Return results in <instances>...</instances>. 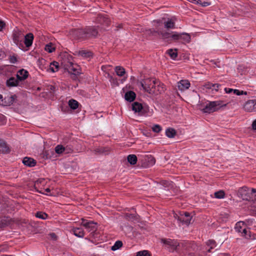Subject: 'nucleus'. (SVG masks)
<instances>
[{
	"instance_id": "1",
	"label": "nucleus",
	"mask_w": 256,
	"mask_h": 256,
	"mask_svg": "<svg viewBox=\"0 0 256 256\" xmlns=\"http://www.w3.org/2000/svg\"><path fill=\"white\" fill-rule=\"evenodd\" d=\"M98 34V30L95 26H87L84 28L74 29L72 30L74 36L80 40L95 38Z\"/></svg>"
},
{
	"instance_id": "2",
	"label": "nucleus",
	"mask_w": 256,
	"mask_h": 256,
	"mask_svg": "<svg viewBox=\"0 0 256 256\" xmlns=\"http://www.w3.org/2000/svg\"><path fill=\"white\" fill-rule=\"evenodd\" d=\"M161 242L170 252H179L180 248L187 250L188 244L186 242L179 243L177 240L170 238H162L161 240Z\"/></svg>"
},
{
	"instance_id": "3",
	"label": "nucleus",
	"mask_w": 256,
	"mask_h": 256,
	"mask_svg": "<svg viewBox=\"0 0 256 256\" xmlns=\"http://www.w3.org/2000/svg\"><path fill=\"white\" fill-rule=\"evenodd\" d=\"M62 65L69 73L74 75H78L80 74L78 66L74 64L72 60V58L70 56L66 55L62 58L61 62Z\"/></svg>"
},
{
	"instance_id": "4",
	"label": "nucleus",
	"mask_w": 256,
	"mask_h": 256,
	"mask_svg": "<svg viewBox=\"0 0 256 256\" xmlns=\"http://www.w3.org/2000/svg\"><path fill=\"white\" fill-rule=\"evenodd\" d=\"M159 84V80L152 78H146L138 82L143 90L149 94L156 93V84Z\"/></svg>"
},
{
	"instance_id": "5",
	"label": "nucleus",
	"mask_w": 256,
	"mask_h": 256,
	"mask_svg": "<svg viewBox=\"0 0 256 256\" xmlns=\"http://www.w3.org/2000/svg\"><path fill=\"white\" fill-rule=\"evenodd\" d=\"M226 106V104H223L222 102L220 100L210 102L203 108H200V109L204 113L210 114L217 111L220 108Z\"/></svg>"
},
{
	"instance_id": "6",
	"label": "nucleus",
	"mask_w": 256,
	"mask_h": 256,
	"mask_svg": "<svg viewBox=\"0 0 256 256\" xmlns=\"http://www.w3.org/2000/svg\"><path fill=\"white\" fill-rule=\"evenodd\" d=\"M24 36L21 30L18 28L14 30L12 33L13 42L21 50L24 48L23 40Z\"/></svg>"
},
{
	"instance_id": "7",
	"label": "nucleus",
	"mask_w": 256,
	"mask_h": 256,
	"mask_svg": "<svg viewBox=\"0 0 256 256\" xmlns=\"http://www.w3.org/2000/svg\"><path fill=\"white\" fill-rule=\"evenodd\" d=\"M171 38L174 40H178L184 44L190 42L191 40L190 35L185 32H175L172 35Z\"/></svg>"
},
{
	"instance_id": "8",
	"label": "nucleus",
	"mask_w": 256,
	"mask_h": 256,
	"mask_svg": "<svg viewBox=\"0 0 256 256\" xmlns=\"http://www.w3.org/2000/svg\"><path fill=\"white\" fill-rule=\"evenodd\" d=\"M192 216L190 213L186 212H180V216L178 217V221L186 225H188L190 223Z\"/></svg>"
},
{
	"instance_id": "9",
	"label": "nucleus",
	"mask_w": 256,
	"mask_h": 256,
	"mask_svg": "<svg viewBox=\"0 0 256 256\" xmlns=\"http://www.w3.org/2000/svg\"><path fill=\"white\" fill-rule=\"evenodd\" d=\"M96 223L90 220L82 219L81 224L89 232H94L96 228Z\"/></svg>"
},
{
	"instance_id": "10",
	"label": "nucleus",
	"mask_w": 256,
	"mask_h": 256,
	"mask_svg": "<svg viewBox=\"0 0 256 256\" xmlns=\"http://www.w3.org/2000/svg\"><path fill=\"white\" fill-rule=\"evenodd\" d=\"M17 96L16 94H9L5 96L2 105L4 106H10L12 105L16 100Z\"/></svg>"
},
{
	"instance_id": "11",
	"label": "nucleus",
	"mask_w": 256,
	"mask_h": 256,
	"mask_svg": "<svg viewBox=\"0 0 256 256\" xmlns=\"http://www.w3.org/2000/svg\"><path fill=\"white\" fill-rule=\"evenodd\" d=\"M6 85L8 86H20L22 87L23 84L19 81L18 78L16 77H11L6 80Z\"/></svg>"
},
{
	"instance_id": "12",
	"label": "nucleus",
	"mask_w": 256,
	"mask_h": 256,
	"mask_svg": "<svg viewBox=\"0 0 256 256\" xmlns=\"http://www.w3.org/2000/svg\"><path fill=\"white\" fill-rule=\"evenodd\" d=\"M254 100L246 101L244 105V109L247 112H256Z\"/></svg>"
},
{
	"instance_id": "13",
	"label": "nucleus",
	"mask_w": 256,
	"mask_h": 256,
	"mask_svg": "<svg viewBox=\"0 0 256 256\" xmlns=\"http://www.w3.org/2000/svg\"><path fill=\"white\" fill-rule=\"evenodd\" d=\"M28 72L24 69L19 70L16 74V76L24 85V80L28 77Z\"/></svg>"
},
{
	"instance_id": "14",
	"label": "nucleus",
	"mask_w": 256,
	"mask_h": 256,
	"mask_svg": "<svg viewBox=\"0 0 256 256\" xmlns=\"http://www.w3.org/2000/svg\"><path fill=\"white\" fill-rule=\"evenodd\" d=\"M24 38L23 42H24L26 47L29 48L32 46L34 39V36L32 33L27 34L24 36Z\"/></svg>"
},
{
	"instance_id": "15",
	"label": "nucleus",
	"mask_w": 256,
	"mask_h": 256,
	"mask_svg": "<svg viewBox=\"0 0 256 256\" xmlns=\"http://www.w3.org/2000/svg\"><path fill=\"white\" fill-rule=\"evenodd\" d=\"M190 83L188 80H182L178 82V87L180 90L184 91L189 88Z\"/></svg>"
},
{
	"instance_id": "16",
	"label": "nucleus",
	"mask_w": 256,
	"mask_h": 256,
	"mask_svg": "<svg viewBox=\"0 0 256 256\" xmlns=\"http://www.w3.org/2000/svg\"><path fill=\"white\" fill-rule=\"evenodd\" d=\"M240 233L242 234V236H244L246 238H250L251 240L256 239V234H252L250 230L246 229V228H243Z\"/></svg>"
},
{
	"instance_id": "17",
	"label": "nucleus",
	"mask_w": 256,
	"mask_h": 256,
	"mask_svg": "<svg viewBox=\"0 0 256 256\" xmlns=\"http://www.w3.org/2000/svg\"><path fill=\"white\" fill-rule=\"evenodd\" d=\"M96 21L104 26H108L110 23V20L106 16L102 14H98Z\"/></svg>"
},
{
	"instance_id": "18",
	"label": "nucleus",
	"mask_w": 256,
	"mask_h": 256,
	"mask_svg": "<svg viewBox=\"0 0 256 256\" xmlns=\"http://www.w3.org/2000/svg\"><path fill=\"white\" fill-rule=\"evenodd\" d=\"M22 163L25 166L32 167L36 166V161L32 158L25 157L22 160Z\"/></svg>"
},
{
	"instance_id": "19",
	"label": "nucleus",
	"mask_w": 256,
	"mask_h": 256,
	"mask_svg": "<svg viewBox=\"0 0 256 256\" xmlns=\"http://www.w3.org/2000/svg\"><path fill=\"white\" fill-rule=\"evenodd\" d=\"M136 97V94L133 91L130 90L126 92L124 94L125 100L129 102H133Z\"/></svg>"
},
{
	"instance_id": "20",
	"label": "nucleus",
	"mask_w": 256,
	"mask_h": 256,
	"mask_svg": "<svg viewBox=\"0 0 256 256\" xmlns=\"http://www.w3.org/2000/svg\"><path fill=\"white\" fill-rule=\"evenodd\" d=\"M78 56L84 58H90L92 56V52L89 50H80L78 52Z\"/></svg>"
},
{
	"instance_id": "21",
	"label": "nucleus",
	"mask_w": 256,
	"mask_h": 256,
	"mask_svg": "<svg viewBox=\"0 0 256 256\" xmlns=\"http://www.w3.org/2000/svg\"><path fill=\"white\" fill-rule=\"evenodd\" d=\"M72 231L73 234L77 237L83 238L84 236V232L82 228H74Z\"/></svg>"
},
{
	"instance_id": "22",
	"label": "nucleus",
	"mask_w": 256,
	"mask_h": 256,
	"mask_svg": "<svg viewBox=\"0 0 256 256\" xmlns=\"http://www.w3.org/2000/svg\"><path fill=\"white\" fill-rule=\"evenodd\" d=\"M0 152L2 153H8L10 149L6 142L3 140H0Z\"/></svg>"
},
{
	"instance_id": "23",
	"label": "nucleus",
	"mask_w": 256,
	"mask_h": 256,
	"mask_svg": "<svg viewBox=\"0 0 256 256\" xmlns=\"http://www.w3.org/2000/svg\"><path fill=\"white\" fill-rule=\"evenodd\" d=\"M176 134V130L173 128H168L166 130V135L169 138H174Z\"/></svg>"
},
{
	"instance_id": "24",
	"label": "nucleus",
	"mask_w": 256,
	"mask_h": 256,
	"mask_svg": "<svg viewBox=\"0 0 256 256\" xmlns=\"http://www.w3.org/2000/svg\"><path fill=\"white\" fill-rule=\"evenodd\" d=\"M54 154V152L52 150H46L42 152V155L44 159H50Z\"/></svg>"
},
{
	"instance_id": "25",
	"label": "nucleus",
	"mask_w": 256,
	"mask_h": 256,
	"mask_svg": "<svg viewBox=\"0 0 256 256\" xmlns=\"http://www.w3.org/2000/svg\"><path fill=\"white\" fill-rule=\"evenodd\" d=\"M93 152L96 154H106L108 152V149L104 147H98L95 148L94 149Z\"/></svg>"
},
{
	"instance_id": "26",
	"label": "nucleus",
	"mask_w": 256,
	"mask_h": 256,
	"mask_svg": "<svg viewBox=\"0 0 256 256\" xmlns=\"http://www.w3.org/2000/svg\"><path fill=\"white\" fill-rule=\"evenodd\" d=\"M59 69V64L58 62L54 61L51 62L49 66V70L52 72L58 71Z\"/></svg>"
},
{
	"instance_id": "27",
	"label": "nucleus",
	"mask_w": 256,
	"mask_h": 256,
	"mask_svg": "<svg viewBox=\"0 0 256 256\" xmlns=\"http://www.w3.org/2000/svg\"><path fill=\"white\" fill-rule=\"evenodd\" d=\"M114 70L116 75L119 76H123L126 73L124 68L121 66H116Z\"/></svg>"
},
{
	"instance_id": "28",
	"label": "nucleus",
	"mask_w": 256,
	"mask_h": 256,
	"mask_svg": "<svg viewBox=\"0 0 256 256\" xmlns=\"http://www.w3.org/2000/svg\"><path fill=\"white\" fill-rule=\"evenodd\" d=\"M127 160L128 162L132 165L136 164L138 159L135 154H130L128 156Z\"/></svg>"
},
{
	"instance_id": "29",
	"label": "nucleus",
	"mask_w": 256,
	"mask_h": 256,
	"mask_svg": "<svg viewBox=\"0 0 256 256\" xmlns=\"http://www.w3.org/2000/svg\"><path fill=\"white\" fill-rule=\"evenodd\" d=\"M142 108V104L138 103V102H134L132 104V110L134 111V112H140Z\"/></svg>"
},
{
	"instance_id": "30",
	"label": "nucleus",
	"mask_w": 256,
	"mask_h": 256,
	"mask_svg": "<svg viewBox=\"0 0 256 256\" xmlns=\"http://www.w3.org/2000/svg\"><path fill=\"white\" fill-rule=\"evenodd\" d=\"M68 106L72 110H76L79 105V103L76 100L71 99L68 101Z\"/></svg>"
},
{
	"instance_id": "31",
	"label": "nucleus",
	"mask_w": 256,
	"mask_h": 256,
	"mask_svg": "<svg viewBox=\"0 0 256 256\" xmlns=\"http://www.w3.org/2000/svg\"><path fill=\"white\" fill-rule=\"evenodd\" d=\"M176 50H173L172 49H169L167 50L166 53L170 56L171 58L173 60L176 59L178 56V53Z\"/></svg>"
},
{
	"instance_id": "32",
	"label": "nucleus",
	"mask_w": 256,
	"mask_h": 256,
	"mask_svg": "<svg viewBox=\"0 0 256 256\" xmlns=\"http://www.w3.org/2000/svg\"><path fill=\"white\" fill-rule=\"evenodd\" d=\"M164 27L166 28H173L174 27V23L171 19H168L166 22H164Z\"/></svg>"
},
{
	"instance_id": "33",
	"label": "nucleus",
	"mask_w": 256,
	"mask_h": 256,
	"mask_svg": "<svg viewBox=\"0 0 256 256\" xmlns=\"http://www.w3.org/2000/svg\"><path fill=\"white\" fill-rule=\"evenodd\" d=\"M67 149V147L65 148L62 145H58L55 148V152L58 154H62L63 152L66 151Z\"/></svg>"
},
{
	"instance_id": "34",
	"label": "nucleus",
	"mask_w": 256,
	"mask_h": 256,
	"mask_svg": "<svg viewBox=\"0 0 256 256\" xmlns=\"http://www.w3.org/2000/svg\"><path fill=\"white\" fill-rule=\"evenodd\" d=\"M35 216L42 220H46L48 217V215L46 212H38L36 214Z\"/></svg>"
},
{
	"instance_id": "35",
	"label": "nucleus",
	"mask_w": 256,
	"mask_h": 256,
	"mask_svg": "<svg viewBox=\"0 0 256 256\" xmlns=\"http://www.w3.org/2000/svg\"><path fill=\"white\" fill-rule=\"evenodd\" d=\"M244 222H236V224L234 229L236 232H241V231H242V226H244Z\"/></svg>"
},
{
	"instance_id": "36",
	"label": "nucleus",
	"mask_w": 256,
	"mask_h": 256,
	"mask_svg": "<svg viewBox=\"0 0 256 256\" xmlns=\"http://www.w3.org/2000/svg\"><path fill=\"white\" fill-rule=\"evenodd\" d=\"M108 78L112 84L116 86H118L119 85L117 78L113 77L109 74H108Z\"/></svg>"
},
{
	"instance_id": "37",
	"label": "nucleus",
	"mask_w": 256,
	"mask_h": 256,
	"mask_svg": "<svg viewBox=\"0 0 256 256\" xmlns=\"http://www.w3.org/2000/svg\"><path fill=\"white\" fill-rule=\"evenodd\" d=\"M55 50V47L52 43H49L45 46V50L50 53L54 52Z\"/></svg>"
},
{
	"instance_id": "38",
	"label": "nucleus",
	"mask_w": 256,
	"mask_h": 256,
	"mask_svg": "<svg viewBox=\"0 0 256 256\" xmlns=\"http://www.w3.org/2000/svg\"><path fill=\"white\" fill-rule=\"evenodd\" d=\"M214 196L216 198L221 199L224 198L225 193L224 190H220L215 192L214 193Z\"/></svg>"
},
{
	"instance_id": "39",
	"label": "nucleus",
	"mask_w": 256,
	"mask_h": 256,
	"mask_svg": "<svg viewBox=\"0 0 256 256\" xmlns=\"http://www.w3.org/2000/svg\"><path fill=\"white\" fill-rule=\"evenodd\" d=\"M122 246V242L120 240H118L116 242L114 245L112 246V250H116L120 248Z\"/></svg>"
},
{
	"instance_id": "40",
	"label": "nucleus",
	"mask_w": 256,
	"mask_h": 256,
	"mask_svg": "<svg viewBox=\"0 0 256 256\" xmlns=\"http://www.w3.org/2000/svg\"><path fill=\"white\" fill-rule=\"evenodd\" d=\"M164 90V85L159 81V84H156V92L161 93Z\"/></svg>"
},
{
	"instance_id": "41",
	"label": "nucleus",
	"mask_w": 256,
	"mask_h": 256,
	"mask_svg": "<svg viewBox=\"0 0 256 256\" xmlns=\"http://www.w3.org/2000/svg\"><path fill=\"white\" fill-rule=\"evenodd\" d=\"M126 218L130 220H137L138 216L134 214H127L126 216Z\"/></svg>"
},
{
	"instance_id": "42",
	"label": "nucleus",
	"mask_w": 256,
	"mask_h": 256,
	"mask_svg": "<svg viewBox=\"0 0 256 256\" xmlns=\"http://www.w3.org/2000/svg\"><path fill=\"white\" fill-rule=\"evenodd\" d=\"M152 130L153 132L158 133L160 132L162 130V128L161 126L159 124H154L152 126Z\"/></svg>"
},
{
	"instance_id": "43",
	"label": "nucleus",
	"mask_w": 256,
	"mask_h": 256,
	"mask_svg": "<svg viewBox=\"0 0 256 256\" xmlns=\"http://www.w3.org/2000/svg\"><path fill=\"white\" fill-rule=\"evenodd\" d=\"M8 220L6 218H4L0 220V228L4 227L8 224Z\"/></svg>"
},
{
	"instance_id": "44",
	"label": "nucleus",
	"mask_w": 256,
	"mask_h": 256,
	"mask_svg": "<svg viewBox=\"0 0 256 256\" xmlns=\"http://www.w3.org/2000/svg\"><path fill=\"white\" fill-rule=\"evenodd\" d=\"M136 256H150L148 250L140 251L136 253Z\"/></svg>"
},
{
	"instance_id": "45",
	"label": "nucleus",
	"mask_w": 256,
	"mask_h": 256,
	"mask_svg": "<svg viewBox=\"0 0 256 256\" xmlns=\"http://www.w3.org/2000/svg\"><path fill=\"white\" fill-rule=\"evenodd\" d=\"M206 244L210 247V248H214L216 246V242L214 240H210L206 242Z\"/></svg>"
},
{
	"instance_id": "46",
	"label": "nucleus",
	"mask_w": 256,
	"mask_h": 256,
	"mask_svg": "<svg viewBox=\"0 0 256 256\" xmlns=\"http://www.w3.org/2000/svg\"><path fill=\"white\" fill-rule=\"evenodd\" d=\"M233 94H236V95H237V96H240V95H242V94L246 95L247 94V92L243 91V90H238L235 89L234 90Z\"/></svg>"
},
{
	"instance_id": "47",
	"label": "nucleus",
	"mask_w": 256,
	"mask_h": 256,
	"mask_svg": "<svg viewBox=\"0 0 256 256\" xmlns=\"http://www.w3.org/2000/svg\"><path fill=\"white\" fill-rule=\"evenodd\" d=\"M148 159L150 165L152 166L155 164L156 160L153 156H150L148 157Z\"/></svg>"
},
{
	"instance_id": "48",
	"label": "nucleus",
	"mask_w": 256,
	"mask_h": 256,
	"mask_svg": "<svg viewBox=\"0 0 256 256\" xmlns=\"http://www.w3.org/2000/svg\"><path fill=\"white\" fill-rule=\"evenodd\" d=\"M5 23L2 20H0V31H2L3 29L5 28Z\"/></svg>"
},
{
	"instance_id": "49",
	"label": "nucleus",
	"mask_w": 256,
	"mask_h": 256,
	"mask_svg": "<svg viewBox=\"0 0 256 256\" xmlns=\"http://www.w3.org/2000/svg\"><path fill=\"white\" fill-rule=\"evenodd\" d=\"M234 90L230 88H224V90H225L227 94H231L232 92L233 93Z\"/></svg>"
},
{
	"instance_id": "50",
	"label": "nucleus",
	"mask_w": 256,
	"mask_h": 256,
	"mask_svg": "<svg viewBox=\"0 0 256 256\" xmlns=\"http://www.w3.org/2000/svg\"><path fill=\"white\" fill-rule=\"evenodd\" d=\"M252 130H256V119L254 120L252 124Z\"/></svg>"
},
{
	"instance_id": "51",
	"label": "nucleus",
	"mask_w": 256,
	"mask_h": 256,
	"mask_svg": "<svg viewBox=\"0 0 256 256\" xmlns=\"http://www.w3.org/2000/svg\"><path fill=\"white\" fill-rule=\"evenodd\" d=\"M48 88V90L50 92H54V91L55 87L54 86L50 85Z\"/></svg>"
},
{
	"instance_id": "52",
	"label": "nucleus",
	"mask_w": 256,
	"mask_h": 256,
	"mask_svg": "<svg viewBox=\"0 0 256 256\" xmlns=\"http://www.w3.org/2000/svg\"><path fill=\"white\" fill-rule=\"evenodd\" d=\"M10 61L12 63H15L16 62V58L15 56H13L11 58Z\"/></svg>"
},
{
	"instance_id": "53",
	"label": "nucleus",
	"mask_w": 256,
	"mask_h": 256,
	"mask_svg": "<svg viewBox=\"0 0 256 256\" xmlns=\"http://www.w3.org/2000/svg\"><path fill=\"white\" fill-rule=\"evenodd\" d=\"M51 238L54 240L56 239V236L54 233H52L50 234Z\"/></svg>"
},
{
	"instance_id": "54",
	"label": "nucleus",
	"mask_w": 256,
	"mask_h": 256,
	"mask_svg": "<svg viewBox=\"0 0 256 256\" xmlns=\"http://www.w3.org/2000/svg\"><path fill=\"white\" fill-rule=\"evenodd\" d=\"M180 216V212H178V214H176V213H174V217L178 220V217L179 216Z\"/></svg>"
},
{
	"instance_id": "55",
	"label": "nucleus",
	"mask_w": 256,
	"mask_h": 256,
	"mask_svg": "<svg viewBox=\"0 0 256 256\" xmlns=\"http://www.w3.org/2000/svg\"><path fill=\"white\" fill-rule=\"evenodd\" d=\"M210 4L208 2H204V3L202 4V5L203 6H206Z\"/></svg>"
},
{
	"instance_id": "56",
	"label": "nucleus",
	"mask_w": 256,
	"mask_h": 256,
	"mask_svg": "<svg viewBox=\"0 0 256 256\" xmlns=\"http://www.w3.org/2000/svg\"><path fill=\"white\" fill-rule=\"evenodd\" d=\"M4 98L2 94H0V104H2V102L4 101Z\"/></svg>"
},
{
	"instance_id": "57",
	"label": "nucleus",
	"mask_w": 256,
	"mask_h": 256,
	"mask_svg": "<svg viewBox=\"0 0 256 256\" xmlns=\"http://www.w3.org/2000/svg\"><path fill=\"white\" fill-rule=\"evenodd\" d=\"M44 190H45V192H50V189L48 188H47L45 189Z\"/></svg>"
},
{
	"instance_id": "58",
	"label": "nucleus",
	"mask_w": 256,
	"mask_h": 256,
	"mask_svg": "<svg viewBox=\"0 0 256 256\" xmlns=\"http://www.w3.org/2000/svg\"><path fill=\"white\" fill-rule=\"evenodd\" d=\"M254 104H255V106H255V110L256 112V99H254Z\"/></svg>"
},
{
	"instance_id": "59",
	"label": "nucleus",
	"mask_w": 256,
	"mask_h": 256,
	"mask_svg": "<svg viewBox=\"0 0 256 256\" xmlns=\"http://www.w3.org/2000/svg\"><path fill=\"white\" fill-rule=\"evenodd\" d=\"M168 34H168V33H165V34H162V36H166V35Z\"/></svg>"
},
{
	"instance_id": "60",
	"label": "nucleus",
	"mask_w": 256,
	"mask_h": 256,
	"mask_svg": "<svg viewBox=\"0 0 256 256\" xmlns=\"http://www.w3.org/2000/svg\"><path fill=\"white\" fill-rule=\"evenodd\" d=\"M212 62H214V64H216L217 66L220 67V66H218L216 62H214V61H212Z\"/></svg>"
},
{
	"instance_id": "61",
	"label": "nucleus",
	"mask_w": 256,
	"mask_h": 256,
	"mask_svg": "<svg viewBox=\"0 0 256 256\" xmlns=\"http://www.w3.org/2000/svg\"><path fill=\"white\" fill-rule=\"evenodd\" d=\"M212 248H210V249H208V252H211V250H212Z\"/></svg>"
},
{
	"instance_id": "62",
	"label": "nucleus",
	"mask_w": 256,
	"mask_h": 256,
	"mask_svg": "<svg viewBox=\"0 0 256 256\" xmlns=\"http://www.w3.org/2000/svg\"><path fill=\"white\" fill-rule=\"evenodd\" d=\"M216 88H218V86H219V85L218 84H216ZM216 84L214 85V86H215Z\"/></svg>"
},
{
	"instance_id": "63",
	"label": "nucleus",
	"mask_w": 256,
	"mask_h": 256,
	"mask_svg": "<svg viewBox=\"0 0 256 256\" xmlns=\"http://www.w3.org/2000/svg\"><path fill=\"white\" fill-rule=\"evenodd\" d=\"M154 22H156L158 23L160 22V20H155Z\"/></svg>"
},
{
	"instance_id": "64",
	"label": "nucleus",
	"mask_w": 256,
	"mask_h": 256,
	"mask_svg": "<svg viewBox=\"0 0 256 256\" xmlns=\"http://www.w3.org/2000/svg\"><path fill=\"white\" fill-rule=\"evenodd\" d=\"M38 180L36 181L35 183V185H36L37 184H38Z\"/></svg>"
}]
</instances>
